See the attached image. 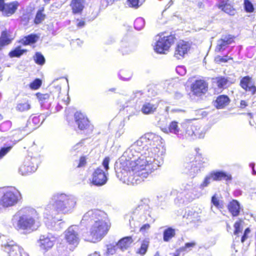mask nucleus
Instances as JSON below:
<instances>
[{
	"label": "nucleus",
	"instance_id": "12",
	"mask_svg": "<svg viewBox=\"0 0 256 256\" xmlns=\"http://www.w3.org/2000/svg\"><path fill=\"white\" fill-rule=\"evenodd\" d=\"M56 240L57 237L51 233L41 235L38 240L39 246L41 249L48 251L52 248Z\"/></svg>",
	"mask_w": 256,
	"mask_h": 256
},
{
	"label": "nucleus",
	"instance_id": "61",
	"mask_svg": "<svg viewBox=\"0 0 256 256\" xmlns=\"http://www.w3.org/2000/svg\"><path fill=\"white\" fill-rule=\"evenodd\" d=\"M212 203L216 206L218 207L219 206V200L217 198L216 196L215 195L213 196L211 200Z\"/></svg>",
	"mask_w": 256,
	"mask_h": 256
},
{
	"label": "nucleus",
	"instance_id": "10",
	"mask_svg": "<svg viewBox=\"0 0 256 256\" xmlns=\"http://www.w3.org/2000/svg\"><path fill=\"white\" fill-rule=\"evenodd\" d=\"M78 230L79 228L77 226H72L64 232V238L70 246V250L77 246L79 243Z\"/></svg>",
	"mask_w": 256,
	"mask_h": 256
},
{
	"label": "nucleus",
	"instance_id": "7",
	"mask_svg": "<svg viewBox=\"0 0 256 256\" xmlns=\"http://www.w3.org/2000/svg\"><path fill=\"white\" fill-rule=\"evenodd\" d=\"M21 198L20 192L16 188L6 190L0 200V204L4 208L16 205Z\"/></svg>",
	"mask_w": 256,
	"mask_h": 256
},
{
	"label": "nucleus",
	"instance_id": "21",
	"mask_svg": "<svg viewBox=\"0 0 256 256\" xmlns=\"http://www.w3.org/2000/svg\"><path fill=\"white\" fill-rule=\"evenodd\" d=\"M233 42V36L228 34L222 36L220 39L217 41V45L215 50L216 52L224 51L226 48Z\"/></svg>",
	"mask_w": 256,
	"mask_h": 256
},
{
	"label": "nucleus",
	"instance_id": "36",
	"mask_svg": "<svg viewBox=\"0 0 256 256\" xmlns=\"http://www.w3.org/2000/svg\"><path fill=\"white\" fill-rule=\"evenodd\" d=\"M150 244V241L148 239H144L140 242V248H138L136 251V254L144 255L147 252Z\"/></svg>",
	"mask_w": 256,
	"mask_h": 256
},
{
	"label": "nucleus",
	"instance_id": "25",
	"mask_svg": "<svg viewBox=\"0 0 256 256\" xmlns=\"http://www.w3.org/2000/svg\"><path fill=\"white\" fill-rule=\"evenodd\" d=\"M213 181H220L224 180L230 181L232 179L231 174L222 170H213L210 172Z\"/></svg>",
	"mask_w": 256,
	"mask_h": 256
},
{
	"label": "nucleus",
	"instance_id": "41",
	"mask_svg": "<svg viewBox=\"0 0 256 256\" xmlns=\"http://www.w3.org/2000/svg\"><path fill=\"white\" fill-rule=\"evenodd\" d=\"M217 86L220 88H223L227 86L228 80V78L220 76L216 78Z\"/></svg>",
	"mask_w": 256,
	"mask_h": 256
},
{
	"label": "nucleus",
	"instance_id": "55",
	"mask_svg": "<svg viewBox=\"0 0 256 256\" xmlns=\"http://www.w3.org/2000/svg\"><path fill=\"white\" fill-rule=\"evenodd\" d=\"M146 222V223L144 222L142 224V226L140 228V231L142 233H144L150 228V224H149L150 222Z\"/></svg>",
	"mask_w": 256,
	"mask_h": 256
},
{
	"label": "nucleus",
	"instance_id": "20",
	"mask_svg": "<svg viewBox=\"0 0 256 256\" xmlns=\"http://www.w3.org/2000/svg\"><path fill=\"white\" fill-rule=\"evenodd\" d=\"M192 91L196 96H201L208 90V84L204 80H197L192 85Z\"/></svg>",
	"mask_w": 256,
	"mask_h": 256
},
{
	"label": "nucleus",
	"instance_id": "15",
	"mask_svg": "<svg viewBox=\"0 0 256 256\" xmlns=\"http://www.w3.org/2000/svg\"><path fill=\"white\" fill-rule=\"evenodd\" d=\"M18 6L16 1L5 3L4 0H0V12L4 16H10L15 13Z\"/></svg>",
	"mask_w": 256,
	"mask_h": 256
},
{
	"label": "nucleus",
	"instance_id": "59",
	"mask_svg": "<svg viewBox=\"0 0 256 256\" xmlns=\"http://www.w3.org/2000/svg\"><path fill=\"white\" fill-rule=\"evenodd\" d=\"M250 232V230L249 228H246L244 232L243 236L241 238L242 242H244L248 238V234Z\"/></svg>",
	"mask_w": 256,
	"mask_h": 256
},
{
	"label": "nucleus",
	"instance_id": "64",
	"mask_svg": "<svg viewBox=\"0 0 256 256\" xmlns=\"http://www.w3.org/2000/svg\"><path fill=\"white\" fill-rule=\"evenodd\" d=\"M248 106L247 102L244 100H242L240 101V108H244Z\"/></svg>",
	"mask_w": 256,
	"mask_h": 256
},
{
	"label": "nucleus",
	"instance_id": "17",
	"mask_svg": "<svg viewBox=\"0 0 256 256\" xmlns=\"http://www.w3.org/2000/svg\"><path fill=\"white\" fill-rule=\"evenodd\" d=\"M190 48V44L188 42L184 40L179 42L175 48L174 56L178 60L183 58Z\"/></svg>",
	"mask_w": 256,
	"mask_h": 256
},
{
	"label": "nucleus",
	"instance_id": "33",
	"mask_svg": "<svg viewBox=\"0 0 256 256\" xmlns=\"http://www.w3.org/2000/svg\"><path fill=\"white\" fill-rule=\"evenodd\" d=\"M44 7H42L37 11L34 19L35 24H40L45 20L46 15L44 12Z\"/></svg>",
	"mask_w": 256,
	"mask_h": 256
},
{
	"label": "nucleus",
	"instance_id": "62",
	"mask_svg": "<svg viewBox=\"0 0 256 256\" xmlns=\"http://www.w3.org/2000/svg\"><path fill=\"white\" fill-rule=\"evenodd\" d=\"M143 94V92L140 90H136L133 93L134 98H140Z\"/></svg>",
	"mask_w": 256,
	"mask_h": 256
},
{
	"label": "nucleus",
	"instance_id": "8",
	"mask_svg": "<svg viewBox=\"0 0 256 256\" xmlns=\"http://www.w3.org/2000/svg\"><path fill=\"white\" fill-rule=\"evenodd\" d=\"M174 39L175 38L173 35L166 36L162 34L156 36V43L154 46L155 52L158 54H165L174 42Z\"/></svg>",
	"mask_w": 256,
	"mask_h": 256
},
{
	"label": "nucleus",
	"instance_id": "13",
	"mask_svg": "<svg viewBox=\"0 0 256 256\" xmlns=\"http://www.w3.org/2000/svg\"><path fill=\"white\" fill-rule=\"evenodd\" d=\"M44 120V116L43 114L38 116H31L28 120L26 126L20 128V130L25 132L24 134H28L38 128L42 123Z\"/></svg>",
	"mask_w": 256,
	"mask_h": 256
},
{
	"label": "nucleus",
	"instance_id": "29",
	"mask_svg": "<svg viewBox=\"0 0 256 256\" xmlns=\"http://www.w3.org/2000/svg\"><path fill=\"white\" fill-rule=\"evenodd\" d=\"M218 7L224 12L230 15L234 16L236 13L235 10L228 2V1H222L218 4Z\"/></svg>",
	"mask_w": 256,
	"mask_h": 256
},
{
	"label": "nucleus",
	"instance_id": "49",
	"mask_svg": "<svg viewBox=\"0 0 256 256\" xmlns=\"http://www.w3.org/2000/svg\"><path fill=\"white\" fill-rule=\"evenodd\" d=\"M118 248V244L112 245L110 244L107 246V250L106 252V255H112L116 252V249Z\"/></svg>",
	"mask_w": 256,
	"mask_h": 256
},
{
	"label": "nucleus",
	"instance_id": "54",
	"mask_svg": "<svg viewBox=\"0 0 256 256\" xmlns=\"http://www.w3.org/2000/svg\"><path fill=\"white\" fill-rule=\"evenodd\" d=\"M241 222H236L234 224V234L238 235L240 232H241Z\"/></svg>",
	"mask_w": 256,
	"mask_h": 256
},
{
	"label": "nucleus",
	"instance_id": "4",
	"mask_svg": "<svg viewBox=\"0 0 256 256\" xmlns=\"http://www.w3.org/2000/svg\"><path fill=\"white\" fill-rule=\"evenodd\" d=\"M40 214L34 208L24 206L14 214L11 222L16 230L30 232L40 226Z\"/></svg>",
	"mask_w": 256,
	"mask_h": 256
},
{
	"label": "nucleus",
	"instance_id": "42",
	"mask_svg": "<svg viewBox=\"0 0 256 256\" xmlns=\"http://www.w3.org/2000/svg\"><path fill=\"white\" fill-rule=\"evenodd\" d=\"M38 36L35 34H30L22 40L24 45H28L35 43L37 40Z\"/></svg>",
	"mask_w": 256,
	"mask_h": 256
},
{
	"label": "nucleus",
	"instance_id": "6",
	"mask_svg": "<svg viewBox=\"0 0 256 256\" xmlns=\"http://www.w3.org/2000/svg\"><path fill=\"white\" fill-rule=\"evenodd\" d=\"M129 221L130 226L132 228L139 227L146 222H152L149 206L145 204L138 206L132 212Z\"/></svg>",
	"mask_w": 256,
	"mask_h": 256
},
{
	"label": "nucleus",
	"instance_id": "28",
	"mask_svg": "<svg viewBox=\"0 0 256 256\" xmlns=\"http://www.w3.org/2000/svg\"><path fill=\"white\" fill-rule=\"evenodd\" d=\"M228 211L233 216H237L239 215L240 210V204L236 200H232L228 204Z\"/></svg>",
	"mask_w": 256,
	"mask_h": 256
},
{
	"label": "nucleus",
	"instance_id": "5",
	"mask_svg": "<svg viewBox=\"0 0 256 256\" xmlns=\"http://www.w3.org/2000/svg\"><path fill=\"white\" fill-rule=\"evenodd\" d=\"M162 138L155 134L146 133L138 140L143 150L150 152V156L153 157L154 166L158 168L162 164L166 150L162 146Z\"/></svg>",
	"mask_w": 256,
	"mask_h": 256
},
{
	"label": "nucleus",
	"instance_id": "27",
	"mask_svg": "<svg viewBox=\"0 0 256 256\" xmlns=\"http://www.w3.org/2000/svg\"><path fill=\"white\" fill-rule=\"evenodd\" d=\"M158 104L156 102H154V100L149 102H146L142 105L141 111L144 114H151L154 113L156 110Z\"/></svg>",
	"mask_w": 256,
	"mask_h": 256
},
{
	"label": "nucleus",
	"instance_id": "2",
	"mask_svg": "<svg viewBox=\"0 0 256 256\" xmlns=\"http://www.w3.org/2000/svg\"><path fill=\"white\" fill-rule=\"evenodd\" d=\"M76 203L77 198L74 195L64 193L54 194L44 212L45 223L48 228L58 230L59 228L57 222L60 220L56 218V216L60 213H72L76 208Z\"/></svg>",
	"mask_w": 256,
	"mask_h": 256
},
{
	"label": "nucleus",
	"instance_id": "53",
	"mask_svg": "<svg viewBox=\"0 0 256 256\" xmlns=\"http://www.w3.org/2000/svg\"><path fill=\"white\" fill-rule=\"evenodd\" d=\"M110 158L108 157H106L103 160L102 165L104 167V172H108V170H109V162H110Z\"/></svg>",
	"mask_w": 256,
	"mask_h": 256
},
{
	"label": "nucleus",
	"instance_id": "45",
	"mask_svg": "<svg viewBox=\"0 0 256 256\" xmlns=\"http://www.w3.org/2000/svg\"><path fill=\"white\" fill-rule=\"evenodd\" d=\"M35 62L39 65H43L45 62V58L43 55L38 52L36 53L34 56Z\"/></svg>",
	"mask_w": 256,
	"mask_h": 256
},
{
	"label": "nucleus",
	"instance_id": "63",
	"mask_svg": "<svg viewBox=\"0 0 256 256\" xmlns=\"http://www.w3.org/2000/svg\"><path fill=\"white\" fill-rule=\"evenodd\" d=\"M82 146V142H78L75 144L72 148V150L74 151H76L77 150H79L80 148Z\"/></svg>",
	"mask_w": 256,
	"mask_h": 256
},
{
	"label": "nucleus",
	"instance_id": "44",
	"mask_svg": "<svg viewBox=\"0 0 256 256\" xmlns=\"http://www.w3.org/2000/svg\"><path fill=\"white\" fill-rule=\"evenodd\" d=\"M132 74L130 72L122 70L119 73V77L122 80H128L130 79Z\"/></svg>",
	"mask_w": 256,
	"mask_h": 256
},
{
	"label": "nucleus",
	"instance_id": "3",
	"mask_svg": "<svg viewBox=\"0 0 256 256\" xmlns=\"http://www.w3.org/2000/svg\"><path fill=\"white\" fill-rule=\"evenodd\" d=\"M94 222L89 234H83L84 239L88 242H96L100 241L108 233L110 224L107 214L100 210H91L87 212L82 217V222Z\"/></svg>",
	"mask_w": 256,
	"mask_h": 256
},
{
	"label": "nucleus",
	"instance_id": "56",
	"mask_svg": "<svg viewBox=\"0 0 256 256\" xmlns=\"http://www.w3.org/2000/svg\"><path fill=\"white\" fill-rule=\"evenodd\" d=\"M128 2L130 7L138 8L139 6V0H128Z\"/></svg>",
	"mask_w": 256,
	"mask_h": 256
},
{
	"label": "nucleus",
	"instance_id": "16",
	"mask_svg": "<svg viewBox=\"0 0 256 256\" xmlns=\"http://www.w3.org/2000/svg\"><path fill=\"white\" fill-rule=\"evenodd\" d=\"M4 250L8 253L9 256H28L22 247L12 241L4 245Z\"/></svg>",
	"mask_w": 256,
	"mask_h": 256
},
{
	"label": "nucleus",
	"instance_id": "31",
	"mask_svg": "<svg viewBox=\"0 0 256 256\" xmlns=\"http://www.w3.org/2000/svg\"><path fill=\"white\" fill-rule=\"evenodd\" d=\"M230 102L229 98L226 95H220L218 96L215 101V106L217 108H222Z\"/></svg>",
	"mask_w": 256,
	"mask_h": 256
},
{
	"label": "nucleus",
	"instance_id": "37",
	"mask_svg": "<svg viewBox=\"0 0 256 256\" xmlns=\"http://www.w3.org/2000/svg\"><path fill=\"white\" fill-rule=\"evenodd\" d=\"M26 52V50L21 49L20 46H19L11 50L8 54V56L11 58H20Z\"/></svg>",
	"mask_w": 256,
	"mask_h": 256
},
{
	"label": "nucleus",
	"instance_id": "48",
	"mask_svg": "<svg viewBox=\"0 0 256 256\" xmlns=\"http://www.w3.org/2000/svg\"><path fill=\"white\" fill-rule=\"evenodd\" d=\"M244 8L248 12H252L254 10V6L249 0H244Z\"/></svg>",
	"mask_w": 256,
	"mask_h": 256
},
{
	"label": "nucleus",
	"instance_id": "58",
	"mask_svg": "<svg viewBox=\"0 0 256 256\" xmlns=\"http://www.w3.org/2000/svg\"><path fill=\"white\" fill-rule=\"evenodd\" d=\"M86 164V158L84 156H82L79 160V162L78 165V168H82Z\"/></svg>",
	"mask_w": 256,
	"mask_h": 256
},
{
	"label": "nucleus",
	"instance_id": "23",
	"mask_svg": "<svg viewBox=\"0 0 256 256\" xmlns=\"http://www.w3.org/2000/svg\"><path fill=\"white\" fill-rule=\"evenodd\" d=\"M75 121L78 128L80 130L86 129L89 126V120L85 116L80 112H77L74 114Z\"/></svg>",
	"mask_w": 256,
	"mask_h": 256
},
{
	"label": "nucleus",
	"instance_id": "18",
	"mask_svg": "<svg viewBox=\"0 0 256 256\" xmlns=\"http://www.w3.org/2000/svg\"><path fill=\"white\" fill-rule=\"evenodd\" d=\"M183 172L192 178L196 176L200 168V164L196 160L185 162Z\"/></svg>",
	"mask_w": 256,
	"mask_h": 256
},
{
	"label": "nucleus",
	"instance_id": "38",
	"mask_svg": "<svg viewBox=\"0 0 256 256\" xmlns=\"http://www.w3.org/2000/svg\"><path fill=\"white\" fill-rule=\"evenodd\" d=\"M196 129L194 130V139L196 138H203L206 132V130L204 128H202L200 124H196Z\"/></svg>",
	"mask_w": 256,
	"mask_h": 256
},
{
	"label": "nucleus",
	"instance_id": "51",
	"mask_svg": "<svg viewBox=\"0 0 256 256\" xmlns=\"http://www.w3.org/2000/svg\"><path fill=\"white\" fill-rule=\"evenodd\" d=\"M41 84V80L38 78H36L30 84V87L32 90H37L40 86Z\"/></svg>",
	"mask_w": 256,
	"mask_h": 256
},
{
	"label": "nucleus",
	"instance_id": "47",
	"mask_svg": "<svg viewBox=\"0 0 256 256\" xmlns=\"http://www.w3.org/2000/svg\"><path fill=\"white\" fill-rule=\"evenodd\" d=\"M122 54H126L132 51L130 48L129 44L126 42H122L120 45V50Z\"/></svg>",
	"mask_w": 256,
	"mask_h": 256
},
{
	"label": "nucleus",
	"instance_id": "22",
	"mask_svg": "<svg viewBox=\"0 0 256 256\" xmlns=\"http://www.w3.org/2000/svg\"><path fill=\"white\" fill-rule=\"evenodd\" d=\"M240 86L244 90L250 92L252 94L256 92V87L252 83V78L249 76H245L241 79Z\"/></svg>",
	"mask_w": 256,
	"mask_h": 256
},
{
	"label": "nucleus",
	"instance_id": "40",
	"mask_svg": "<svg viewBox=\"0 0 256 256\" xmlns=\"http://www.w3.org/2000/svg\"><path fill=\"white\" fill-rule=\"evenodd\" d=\"M210 176V173H208L205 176L202 182L200 185V190H203L205 188L208 187L213 181V180Z\"/></svg>",
	"mask_w": 256,
	"mask_h": 256
},
{
	"label": "nucleus",
	"instance_id": "60",
	"mask_svg": "<svg viewBox=\"0 0 256 256\" xmlns=\"http://www.w3.org/2000/svg\"><path fill=\"white\" fill-rule=\"evenodd\" d=\"M231 59L230 57L228 56H226L224 57L218 56L216 58V60L220 62H226L228 60Z\"/></svg>",
	"mask_w": 256,
	"mask_h": 256
},
{
	"label": "nucleus",
	"instance_id": "9",
	"mask_svg": "<svg viewBox=\"0 0 256 256\" xmlns=\"http://www.w3.org/2000/svg\"><path fill=\"white\" fill-rule=\"evenodd\" d=\"M40 162V160L38 157L27 156L23 164L19 168V173L22 176H26L36 172Z\"/></svg>",
	"mask_w": 256,
	"mask_h": 256
},
{
	"label": "nucleus",
	"instance_id": "14",
	"mask_svg": "<svg viewBox=\"0 0 256 256\" xmlns=\"http://www.w3.org/2000/svg\"><path fill=\"white\" fill-rule=\"evenodd\" d=\"M108 172H104L100 166L94 170L92 174V183L96 186H102L108 180Z\"/></svg>",
	"mask_w": 256,
	"mask_h": 256
},
{
	"label": "nucleus",
	"instance_id": "11",
	"mask_svg": "<svg viewBox=\"0 0 256 256\" xmlns=\"http://www.w3.org/2000/svg\"><path fill=\"white\" fill-rule=\"evenodd\" d=\"M183 194L186 198L188 200H192L194 199L199 198L202 195V190L200 186L197 187L192 182H190L184 185Z\"/></svg>",
	"mask_w": 256,
	"mask_h": 256
},
{
	"label": "nucleus",
	"instance_id": "57",
	"mask_svg": "<svg viewBox=\"0 0 256 256\" xmlns=\"http://www.w3.org/2000/svg\"><path fill=\"white\" fill-rule=\"evenodd\" d=\"M176 72L180 75H184L186 73V70L184 66H178L176 68Z\"/></svg>",
	"mask_w": 256,
	"mask_h": 256
},
{
	"label": "nucleus",
	"instance_id": "46",
	"mask_svg": "<svg viewBox=\"0 0 256 256\" xmlns=\"http://www.w3.org/2000/svg\"><path fill=\"white\" fill-rule=\"evenodd\" d=\"M196 245V243L194 242L186 243L184 246L180 247L178 250L180 252H188L192 248L194 247Z\"/></svg>",
	"mask_w": 256,
	"mask_h": 256
},
{
	"label": "nucleus",
	"instance_id": "24",
	"mask_svg": "<svg viewBox=\"0 0 256 256\" xmlns=\"http://www.w3.org/2000/svg\"><path fill=\"white\" fill-rule=\"evenodd\" d=\"M181 126L183 130L182 132H184L185 137L194 139V130L196 129V124H194L192 122L188 121L182 124Z\"/></svg>",
	"mask_w": 256,
	"mask_h": 256
},
{
	"label": "nucleus",
	"instance_id": "34",
	"mask_svg": "<svg viewBox=\"0 0 256 256\" xmlns=\"http://www.w3.org/2000/svg\"><path fill=\"white\" fill-rule=\"evenodd\" d=\"M176 234V230L174 228L169 227L165 229L163 232V240L164 242H169Z\"/></svg>",
	"mask_w": 256,
	"mask_h": 256
},
{
	"label": "nucleus",
	"instance_id": "52",
	"mask_svg": "<svg viewBox=\"0 0 256 256\" xmlns=\"http://www.w3.org/2000/svg\"><path fill=\"white\" fill-rule=\"evenodd\" d=\"M11 126V122L10 121H6L5 122H2L0 125V130L2 132H6Z\"/></svg>",
	"mask_w": 256,
	"mask_h": 256
},
{
	"label": "nucleus",
	"instance_id": "1",
	"mask_svg": "<svg viewBox=\"0 0 256 256\" xmlns=\"http://www.w3.org/2000/svg\"><path fill=\"white\" fill-rule=\"evenodd\" d=\"M150 152L143 150L138 142L132 144L116 163L118 178L128 184L140 183L157 167L154 166Z\"/></svg>",
	"mask_w": 256,
	"mask_h": 256
},
{
	"label": "nucleus",
	"instance_id": "19",
	"mask_svg": "<svg viewBox=\"0 0 256 256\" xmlns=\"http://www.w3.org/2000/svg\"><path fill=\"white\" fill-rule=\"evenodd\" d=\"M161 129L165 133H171L177 135L178 137L184 136V132L178 126V122L176 120L172 121L168 126L162 127Z\"/></svg>",
	"mask_w": 256,
	"mask_h": 256
},
{
	"label": "nucleus",
	"instance_id": "30",
	"mask_svg": "<svg viewBox=\"0 0 256 256\" xmlns=\"http://www.w3.org/2000/svg\"><path fill=\"white\" fill-rule=\"evenodd\" d=\"M84 4V0H72L70 6L74 14H79L82 12Z\"/></svg>",
	"mask_w": 256,
	"mask_h": 256
},
{
	"label": "nucleus",
	"instance_id": "50",
	"mask_svg": "<svg viewBox=\"0 0 256 256\" xmlns=\"http://www.w3.org/2000/svg\"><path fill=\"white\" fill-rule=\"evenodd\" d=\"M12 146H8L2 147L0 149V160L2 158L12 149Z\"/></svg>",
	"mask_w": 256,
	"mask_h": 256
},
{
	"label": "nucleus",
	"instance_id": "32",
	"mask_svg": "<svg viewBox=\"0 0 256 256\" xmlns=\"http://www.w3.org/2000/svg\"><path fill=\"white\" fill-rule=\"evenodd\" d=\"M134 242V240L132 236H126L118 241L117 244L121 250H126Z\"/></svg>",
	"mask_w": 256,
	"mask_h": 256
},
{
	"label": "nucleus",
	"instance_id": "26",
	"mask_svg": "<svg viewBox=\"0 0 256 256\" xmlns=\"http://www.w3.org/2000/svg\"><path fill=\"white\" fill-rule=\"evenodd\" d=\"M14 39L12 33L7 30L2 32L0 36V46H5L10 44Z\"/></svg>",
	"mask_w": 256,
	"mask_h": 256
},
{
	"label": "nucleus",
	"instance_id": "39",
	"mask_svg": "<svg viewBox=\"0 0 256 256\" xmlns=\"http://www.w3.org/2000/svg\"><path fill=\"white\" fill-rule=\"evenodd\" d=\"M37 98L39 100V101L40 102V104L42 107L44 108H49L46 106L44 104L46 102H47L49 99L50 95L48 94H40L38 93L36 94Z\"/></svg>",
	"mask_w": 256,
	"mask_h": 256
},
{
	"label": "nucleus",
	"instance_id": "43",
	"mask_svg": "<svg viewBox=\"0 0 256 256\" xmlns=\"http://www.w3.org/2000/svg\"><path fill=\"white\" fill-rule=\"evenodd\" d=\"M144 20L142 18H137L134 22V27L136 30H140L142 29L144 26Z\"/></svg>",
	"mask_w": 256,
	"mask_h": 256
},
{
	"label": "nucleus",
	"instance_id": "35",
	"mask_svg": "<svg viewBox=\"0 0 256 256\" xmlns=\"http://www.w3.org/2000/svg\"><path fill=\"white\" fill-rule=\"evenodd\" d=\"M30 104L27 100L18 102L16 104V110L20 112H25L30 110Z\"/></svg>",
	"mask_w": 256,
	"mask_h": 256
}]
</instances>
